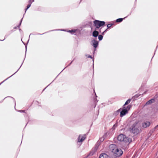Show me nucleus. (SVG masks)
<instances>
[{"instance_id":"nucleus-22","label":"nucleus","mask_w":158,"mask_h":158,"mask_svg":"<svg viewBox=\"0 0 158 158\" xmlns=\"http://www.w3.org/2000/svg\"><path fill=\"white\" fill-rule=\"evenodd\" d=\"M87 57L88 58H92V56L90 55H88V56H87Z\"/></svg>"},{"instance_id":"nucleus-4","label":"nucleus","mask_w":158,"mask_h":158,"mask_svg":"<svg viewBox=\"0 0 158 158\" xmlns=\"http://www.w3.org/2000/svg\"><path fill=\"white\" fill-rule=\"evenodd\" d=\"M94 25L96 27L95 30L101 27L104 25L105 22L103 21H100L98 20H95L94 21Z\"/></svg>"},{"instance_id":"nucleus-13","label":"nucleus","mask_w":158,"mask_h":158,"mask_svg":"<svg viewBox=\"0 0 158 158\" xmlns=\"http://www.w3.org/2000/svg\"><path fill=\"white\" fill-rule=\"evenodd\" d=\"M123 19V18H119L117 19L116 21L117 23H120L121 22Z\"/></svg>"},{"instance_id":"nucleus-23","label":"nucleus","mask_w":158,"mask_h":158,"mask_svg":"<svg viewBox=\"0 0 158 158\" xmlns=\"http://www.w3.org/2000/svg\"><path fill=\"white\" fill-rule=\"evenodd\" d=\"M21 112H25V110H20L19 111Z\"/></svg>"},{"instance_id":"nucleus-36","label":"nucleus","mask_w":158,"mask_h":158,"mask_svg":"<svg viewBox=\"0 0 158 158\" xmlns=\"http://www.w3.org/2000/svg\"><path fill=\"white\" fill-rule=\"evenodd\" d=\"M1 84H0V85Z\"/></svg>"},{"instance_id":"nucleus-10","label":"nucleus","mask_w":158,"mask_h":158,"mask_svg":"<svg viewBox=\"0 0 158 158\" xmlns=\"http://www.w3.org/2000/svg\"><path fill=\"white\" fill-rule=\"evenodd\" d=\"M98 32L96 31H94L93 32V36L94 37H97L98 35Z\"/></svg>"},{"instance_id":"nucleus-21","label":"nucleus","mask_w":158,"mask_h":158,"mask_svg":"<svg viewBox=\"0 0 158 158\" xmlns=\"http://www.w3.org/2000/svg\"><path fill=\"white\" fill-rule=\"evenodd\" d=\"M34 2V0H29V3L31 4L32 3Z\"/></svg>"},{"instance_id":"nucleus-29","label":"nucleus","mask_w":158,"mask_h":158,"mask_svg":"<svg viewBox=\"0 0 158 158\" xmlns=\"http://www.w3.org/2000/svg\"><path fill=\"white\" fill-rule=\"evenodd\" d=\"M107 29H106L105 31V32L106 31V30H107Z\"/></svg>"},{"instance_id":"nucleus-28","label":"nucleus","mask_w":158,"mask_h":158,"mask_svg":"<svg viewBox=\"0 0 158 158\" xmlns=\"http://www.w3.org/2000/svg\"><path fill=\"white\" fill-rule=\"evenodd\" d=\"M101 28H100V30H99V32H101Z\"/></svg>"},{"instance_id":"nucleus-27","label":"nucleus","mask_w":158,"mask_h":158,"mask_svg":"<svg viewBox=\"0 0 158 158\" xmlns=\"http://www.w3.org/2000/svg\"><path fill=\"white\" fill-rule=\"evenodd\" d=\"M146 93V92H144L143 93V94H145Z\"/></svg>"},{"instance_id":"nucleus-12","label":"nucleus","mask_w":158,"mask_h":158,"mask_svg":"<svg viewBox=\"0 0 158 158\" xmlns=\"http://www.w3.org/2000/svg\"><path fill=\"white\" fill-rule=\"evenodd\" d=\"M131 100V99H129L127 100L123 105V107H124V106L129 104L130 103Z\"/></svg>"},{"instance_id":"nucleus-34","label":"nucleus","mask_w":158,"mask_h":158,"mask_svg":"<svg viewBox=\"0 0 158 158\" xmlns=\"http://www.w3.org/2000/svg\"><path fill=\"white\" fill-rule=\"evenodd\" d=\"M4 82V81H3L2 82H1V83H3Z\"/></svg>"},{"instance_id":"nucleus-9","label":"nucleus","mask_w":158,"mask_h":158,"mask_svg":"<svg viewBox=\"0 0 158 158\" xmlns=\"http://www.w3.org/2000/svg\"><path fill=\"white\" fill-rule=\"evenodd\" d=\"M85 137L84 136H81V135H79L78 137V142H82L85 140Z\"/></svg>"},{"instance_id":"nucleus-15","label":"nucleus","mask_w":158,"mask_h":158,"mask_svg":"<svg viewBox=\"0 0 158 158\" xmlns=\"http://www.w3.org/2000/svg\"><path fill=\"white\" fill-rule=\"evenodd\" d=\"M103 36L102 35H99L98 36V39L99 40H101L103 38Z\"/></svg>"},{"instance_id":"nucleus-31","label":"nucleus","mask_w":158,"mask_h":158,"mask_svg":"<svg viewBox=\"0 0 158 158\" xmlns=\"http://www.w3.org/2000/svg\"><path fill=\"white\" fill-rule=\"evenodd\" d=\"M4 82V81H3L2 82H1V83H3Z\"/></svg>"},{"instance_id":"nucleus-30","label":"nucleus","mask_w":158,"mask_h":158,"mask_svg":"<svg viewBox=\"0 0 158 158\" xmlns=\"http://www.w3.org/2000/svg\"><path fill=\"white\" fill-rule=\"evenodd\" d=\"M4 82V81H3L2 82H1V83H3Z\"/></svg>"},{"instance_id":"nucleus-24","label":"nucleus","mask_w":158,"mask_h":158,"mask_svg":"<svg viewBox=\"0 0 158 158\" xmlns=\"http://www.w3.org/2000/svg\"><path fill=\"white\" fill-rule=\"evenodd\" d=\"M158 127V125L156 126L154 128L155 129H156L157 127Z\"/></svg>"},{"instance_id":"nucleus-7","label":"nucleus","mask_w":158,"mask_h":158,"mask_svg":"<svg viewBox=\"0 0 158 158\" xmlns=\"http://www.w3.org/2000/svg\"><path fill=\"white\" fill-rule=\"evenodd\" d=\"M92 42L93 43V44L92 45L94 48H96L98 46V42L96 40L94 39L92 41Z\"/></svg>"},{"instance_id":"nucleus-1","label":"nucleus","mask_w":158,"mask_h":158,"mask_svg":"<svg viewBox=\"0 0 158 158\" xmlns=\"http://www.w3.org/2000/svg\"><path fill=\"white\" fill-rule=\"evenodd\" d=\"M111 146H112V148H113L111 152L113 153V156L115 158H117L122 155L123 154V152L121 149L116 147L115 145L112 144Z\"/></svg>"},{"instance_id":"nucleus-35","label":"nucleus","mask_w":158,"mask_h":158,"mask_svg":"<svg viewBox=\"0 0 158 158\" xmlns=\"http://www.w3.org/2000/svg\"><path fill=\"white\" fill-rule=\"evenodd\" d=\"M109 158H110V157H109Z\"/></svg>"},{"instance_id":"nucleus-11","label":"nucleus","mask_w":158,"mask_h":158,"mask_svg":"<svg viewBox=\"0 0 158 158\" xmlns=\"http://www.w3.org/2000/svg\"><path fill=\"white\" fill-rule=\"evenodd\" d=\"M155 101V100L154 99H152L148 101L146 103V105H149L153 102Z\"/></svg>"},{"instance_id":"nucleus-17","label":"nucleus","mask_w":158,"mask_h":158,"mask_svg":"<svg viewBox=\"0 0 158 158\" xmlns=\"http://www.w3.org/2000/svg\"><path fill=\"white\" fill-rule=\"evenodd\" d=\"M76 30H69V32H70L71 33L73 34L76 32Z\"/></svg>"},{"instance_id":"nucleus-8","label":"nucleus","mask_w":158,"mask_h":158,"mask_svg":"<svg viewBox=\"0 0 158 158\" xmlns=\"http://www.w3.org/2000/svg\"><path fill=\"white\" fill-rule=\"evenodd\" d=\"M109 156L105 153H102L99 156V158H109Z\"/></svg>"},{"instance_id":"nucleus-19","label":"nucleus","mask_w":158,"mask_h":158,"mask_svg":"<svg viewBox=\"0 0 158 158\" xmlns=\"http://www.w3.org/2000/svg\"><path fill=\"white\" fill-rule=\"evenodd\" d=\"M140 94H136L133 97H134L135 98H138L140 96Z\"/></svg>"},{"instance_id":"nucleus-32","label":"nucleus","mask_w":158,"mask_h":158,"mask_svg":"<svg viewBox=\"0 0 158 158\" xmlns=\"http://www.w3.org/2000/svg\"><path fill=\"white\" fill-rule=\"evenodd\" d=\"M4 82V81H3L2 82H1V83H3Z\"/></svg>"},{"instance_id":"nucleus-5","label":"nucleus","mask_w":158,"mask_h":158,"mask_svg":"<svg viewBox=\"0 0 158 158\" xmlns=\"http://www.w3.org/2000/svg\"><path fill=\"white\" fill-rule=\"evenodd\" d=\"M125 108V107H123V109L120 112V116L121 117L123 116L128 113L127 110Z\"/></svg>"},{"instance_id":"nucleus-20","label":"nucleus","mask_w":158,"mask_h":158,"mask_svg":"<svg viewBox=\"0 0 158 158\" xmlns=\"http://www.w3.org/2000/svg\"><path fill=\"white\" fill-rule=\"evenodd\" d=\"M113 24H108L107 25V28H110V27Z\"/></svg>"},{"instance_id":"nucleus-26","label":"nucleus","mask_w":158,"mask_h":158,"mask_svg":"<svg viewBox=\"0 0 158 158\" xmlns=\"http://www.w3.org/2000/svg\"><path fill=\"white\" fill-rule=\"evenodd\" d=\"M105 32V31H104L102 33V35H104V32Z\"/></svg>"},{"instance_id":"nucleus-14","label":"nucleus","mask_w":158,"mask_h":158,"mask_svg":"<svg viewBox=\"0 0 158 158\" xmlns=\"http://www.w3.org/2000/svg\"><path fill=\"white\" fill-rule=\"evenodd\" d=\"M131 106L130 105H129L128 106H127L126 107H125V109H126V110H127V111L129 110L130 108L131 107Z\"/></svg>"},{"instance_id":"nucleus-2","label":"nucleus","mask_w":158,"mask_h":158,"mask_svg":"<svg viewBox=\"0 0 158 158\" xmlns=\"http://www.w3.org/2000/svg\"><path fill=\"white\" fill-rule=\"evenodd\" d=\"M118 141L123 143L129 144L131 141V139L123 134H121L118 137Z\"/></svg>"},{"instance_id":"nucleus-18","label":"nucleus","mask_w":158,"mask_h":158,"mask_svg":"<svg viewBox=\"0 0 158 158\" xmlns=\"http://www.w3.org/2000/svg\"><path fill=\"white\" fill-rule=\"evenodd\" d=\"M29 4H28L27 6V8L25 9V12H26V10L30 7L31 6V4L30 3H29Z\"/></svg>"},{"instance_id":"nucleus-25","label":"nucleus","mask_w":158,"mask_h":158,"mask_svg":"<svg viewBox=\"0 0 158 158\" xmlns=\"http://www.w3.org/2000/svg\"><path fill=\"white\" fill-rule=\"evenodd\" d=\"M22 19H23V18L21 19V21H20V23L19 25V26L20 25H21V22H22Z\"/></svg>"},{"instance_id":"nucleus-6","label":"nucleus","mask_w":158,"mask_h":158,"mask_svg":"<svg viewBox=\"0 0 158 158\" xmlns=\"http://www.w3.org/2000/svg\"><path fill=\"white\" fill-rule=\"evenodd\" d=\"M150 125V123L148 121H146L143 123L142 124V126L144 128H147L149 127Z\"/></svg>"},{"instance_id":"nucleus-3","label":"nucleus","mask_w":158,"mask_h":158,"mask_svg":"<svg viewBox=\"0 0 158 158\" xmlns=\"http://www.w3.org/2000/svg\"><path fill=\"white\" fill-rule=\"evenodd\" d=\"M139 123V121L136 120L133 123L132 125L129 128V131L134 134H138L140 133L139 130L137 128V124Z\"/></svg>"},{"instance_id":"nucleus-16","label":"nucleus","mask_w":158,"mask_h":158,"mask_svg":"<svg viewBox=\"0 0 158 158\" xmlns=\"http://www.w3.org/2000/svg\"><path fill=\"white\" fill-rule=\"evenodd\" d=\"M98 148V146H97V145H95V148L92 149V151H93V150H94V152H95L97 151Z\"/></svg>"},{"instance_id":"nucleus-33","label":"nucleus","mask_w":158,"mask_h":158,"mask_svg":"<svg viewBox=\"0 0 158 158\" xmlns=\"http://www.w3.org/2000/svg\"><path fill=\"white\" fill-rule=\"evenodd\" d=\"M4 82V81H3L2 82H1V83H3Z\"/></svg>"}]
</instances>
